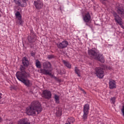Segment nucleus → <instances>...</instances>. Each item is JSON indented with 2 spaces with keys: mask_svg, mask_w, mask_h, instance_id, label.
I'll use <instances>...</instances> for the list:
<instances>
[{
  "mask_svg": "<svg viewBox=\"0 0 124 124\" xmlns=\"http://www.w3.org/2000/svg\"><path fill=\"white\" fill-rule=\"evenodd\" d=\"M20 70V72L18 71L16 73V77L17 79H18L19 81H20L21 83L24 84L26 87H28V88L31 87V86H32V82L31 81L28 79H25L28 76V73L26 72L25 67L23 66H21Z\"/></svg>",
  "mask_w": 124,
  "mask_h": 124,
  "instance_id": "1",
  "label": "nucleus"
},
{
  "mask_svg": "<svg viewBox=\"0 0 124 124\" xmlns=\"http://www.w3.org/2000/svg\"><path fill=\"white\" fill-rule=\"evenodd\" d=\"M42 111V107L40 103L38 101H33L30 107L26 108V114L29 116H32L35 114H39Z\"/></svg>",
  "mask_w": 124,
  "mask_h": 124,
  "instance_id": "2",
  "label": "nucleus"
},
{
  "mask_svg": "<svg viewBox=\"0 0 124 124\" xmlns=\"http://www.w3.org/2000/svg\"><path fill=\"white\" fill-rule=\"evenodd\" d=\"M88 55H89L90 57L94 58L95 60H98V61L101 62L103 63L104 62H105L103 55L99 54L96 49L93 48L92 49L88 50Z\"/></svg>",
  "mask_w": 124,
  "mask_h": 124,
  "instance_id": "3",
  "label": "nucleus"
},
{
  "mask_svg": "<svg viewBox=\"0 0 124 124\" xmlns=\"http://www.w3.org/2000/svg\"><path fill=\"white\" fill-rule=\"evenodd\" d=\"M51 63L49 62H44L43 65V69H40L39 72L44 75H51Z\"/></svg>",
  "mask_w": 124,
  "mask_h": 124,
  "instance_id": "4",
  "label": "nucleus"
},
{
  "mask_svg": "<svg viewBox=\"0 0 124 124\" xmlns=\"http://www.w3.org/2000/svg\"><path fill=\"white\" fill-rule=\"evenodd\" d=\"M90 111V105L89 104H86L83 107V115L82 119L85 121L87 120L88 118V115H89V112Z\"/></svg>",
  "mask_w": 124,
  "mask_h": 124,
  "instance_id": "5",
  "label": "nucleus"
},
{
  "mask_svg": "<svg viewBox=\"0 0 124 124\" xmlns=\"http://www.w3.org/2000/svg\"><path fill=\"white\" fill-rule=\"evenodd\" d=\"M42 96L46 99H50L52 98V92L50 90H45L42 93Z\"/></svg>",
  "mask_w": 124,
  "mask_h": 124,
  "instance_id": "6",
  "label": "nucleus"
},
{
  "mask_svg": "<svg viewBox=\"0 0 124 124\" xmlns=\"http://www.w3.org/2000/svg\"><path fill=\"white\" fill-rule=\"evenodd\" d=\"M95 71L97 77L98 78H103L104 77V71H103V69L100 67H96Z\"/></svg>",
  "mask_w": 124,
  "mask_h": 124,
  "instance_id": "7",
  "label": "nucleus"
},
{
  "mask_svg": "<svg viewBox=\"0 0 124 124\" xmlns=\"http://www.w3.org/2000/svg\"><path fill=\"white\" fill-rule=\"evenodd\" d=\"M28 0H14V1L18 6L25 7V6H27V1H28Z\"/></svg>",
  "mask_w": 124,
  "mask_h": 124,
  "instance_id": "8",
  "label": "nucleus"
},
{
  "mask_svg": "<svg viewBox=\"0 0 124 124\" xmlns=\"http://www.w3.org/2000/svg\"><path fill=\"white\" fill-rule=\"evenodd\" d=\"M113 16H114L115 22H116L118 25H120L122 29H124V26L123 25V22L122 21L121 17L119 16L116 13L113 14Z\"/></svg>",
  "mask_w": 124,
  "mask_h": 124,
  "instance_id": "9",
  "label": "nucleus"
},
{
  "mask_svg": "<svg viewBox=\"0 0 124 124\" xmlns=\"http://www.w3.org/2000/svg\"><path fill=\"white\" fill-rule=\"evenodd\" d=\"M16 18L17 19V21L16 22L20 25V26H23V24H24V20L22 19V16L21 14H20V12L17 11L15 14Z\"/></svg>",
  "mask_w": 124,
  "mask_h": 124,
  "instance_id": "10",
  "label": "nucleus"
},
{
  "mask_svg": "<svg viewBox=\"0 0 124 124\" xmlns=\"http://www.w3.org/2000/svg\"><path fill=\"white\" fill-rule=\"evenodd\" d=\"M57 45L59 49H64V48H66L68 46V42L66 40H64L62 42L58 43Z\"/></svg>",
  "mask_w": 124,
  "mask_h": 124,
  "instance_id": "11",
  "label": "nucleus"
},
{
  "mask_svg": "<svg viewBox=\"0 0 124 124\" xmlns=\"http://www.w3.org/2000/svg\"><path fill=\"white\" fill-rule=\"evenodd\" d=\"M122 4L118 3L116 4V8L117 11L120 15H121V17H124V8L121 7Z\"/></svg>",
  "mask_w": 124,
  "mask_h": 124,
  "instance_id": "12",
  "label": "nucleus"
},
{
  "mask_svg": "<svg viewBox=\"0 0 124 124\" xmlns=\"http://www.w3.org/2000/svg\"><path fill=\"white\" fill-rule=\"evenodd\" d=\"M34 5L36 9H41L43 7V3L40 0L34 1Z\"/></svg>",
  "mask_w": 124,
  "mask_h": 124,
  "instance_id": "13",
  "label": "nucleus"
},
{
  "mask_svg": "<svg viewBox=\"0 0 124 124\" xmlns=\"http://www.w3.org/2000/svg\"><path fill=\"white\" fill-rule=\"evenodd\" d=\"M109 87L110 90L116 89V88H117V86L116 85V81H115L114 80H109Z\"/></svg>",
  "mask_w": 124,
  "mask_h": 124,
  "instance_id": "14",
  "label": "nucleus"
},
{
  "mask_svg": "<svg viewBox=\"0 0 124 124\" xmlns=\"http://www.w3.org/2000/svg\"><path fill=\"white\" fill-rule=\"evenodd\" d=\"M83 20L86 22L88 23V22H90L91 20V15H90V13H87L85 14V15L83 16Z\"/></svg>",
  "mask_w": 124,
  "mask_h": 124,
  "instance_id": "15",
  "label": "nucleus"
},
{
  "mask_svg": "<svg viewBox=\"0 0 124 124\" xmlns=\"http://www.w3.org/2000/svg\"><path fill=\"white\" fill-rule=\"evenodd\" d=\"M28 39L30 43H33V42H35V41L36 40V36L34 34H33L31 36H29Z\"/></svg>",
  "mask_w": 124,
  "mask_h": 124,
  "instance_id": "16",
  "label": "nucleus"
},
{
  "mask_svg": "<svg viewBox=\"0 0 124 124\" xmlns=\"http://www.w3.org/2000/svg\"><path fill=\"white\" fill-rule=\"evenodd\" d=\"M18 124H31L28 118H23L18 122Z\"/></svg>",
  "mask_w": 124,
  "mask_h": 124,
  "instance_id": "17",
  "label": "nucleus"
},
{
  "mask_svg": "<svg viewBox=\"0 0 124 124\" xmlns=\"http://www.w3.org/2000/svg\"><path fill=\"white\" fill-rule=\"evenodd\" d=\"M22 64H23L24 66L25 67L29 66V64H30V63L27 57H24L22 59Z\"/></svg>",
  "mask_w": 124,
  "mask_h": 124,
  "instance_id": "18",
  "label": "nucleus"
},
{
  "mask_svg": "<svg viewBox=\"0 0 124 124\" xmlns=\"http://www.w3.org/2000/svg\"><path fill=\"white\" fill-rule=\"evenodd\" d=\"M75 122V119L73 117H69L67 119L65 124H73V123Z\"/></svg>",
  "mask_w": 124,
  "mask_h": 124,
  "instance_id": "19",
  "label": "nucleus"
},
{
  "mask_svg": "<svg viewBox=\"0 0 124 124\" xmlns=\"http://www.w3.org/2000/svg\"><path fill=\"white\" fill-rule=\"evenodd\" d=\"M55 101L57 104H59L60 103V95L54 94V97Z\"/></svg>",
  "mask_w": 124,
  "mask_h": 124,
  "instance_id": "20",
  "label": "nucleus"
},
{
  "mask_svg": "<svg viewBox=\"0 0 124 124\" xmlns=\"http://www.w3.org/2000/svg\"><path fill=\"white\" fill-rule=\"evenodd\" d=\"M62 62L64 63V65H65V66H66V67H67V68H69V69H70V68H71V64L70 63H69V62L64 61V60H63L62 61Z\"/></svg>",
  "mask_w": 124,
  "mask_h": 124,
  "instance_id": "21",
  "label": "nucleus"
},
{
  "mask_svg": "<svg viewBox=\"0 0 124 124\" xmlns=\"http://www.w3.org/2000/svg\"><path fill=\"white\" fill-rule=\"evenodd\" d=\"M35 64L37 68H41V63L38 61V60H36Z\"/></svg>",
  "mask_w": 124,
  "mask_h": 124,
  "instance_id": "22",
  "label": "nucleus"
},
{
  "mask_svg": "<svg viewBox=\"0 0 124 124\" xmlns=\"http://www.w3.org/2000/svg\"><path fill=\"white\" fill-rule=\"evenodd\" d=\"M75 72L78 75V77H81V75H80V70L77 67L75 68Z\"/></svg>",
  "mask_w": 124,
  "mask_h": 124,
  "instance_id": "23",
  "label": "nucleus"
},
{
  "mask_svg": "<svg viewBox=\"0 0 124 124\" xmlns=\"http://www.w3.org/2000/svg\"><path fill=\"white\" fill-rule=\"evenodd\" d=\"M56 115L57 117H61L62 116V111L60 110L56 112Z\"/></svg>",
  "mask_w": 124,
  "mask_h": 124,
  "instance_id": "24",
  "label": "nucleus"
},
{
  "mask_svg": "<svg viewBox=\"0 0 124 124\" xmlns=\"http://www.w3.org/2000/svg\"><path fill=\"white\" fill-rule=\"evenodd\" d=\"M55 58V56L53 55H49L47 56V58L49 60H51V59H54Z\"/></svg>",
  "mask_w": 124,
  "mask_h": 124,
  "instance_id": "25",
  "label": "nucleus"
},
{
  "mask_svg": "<svg viewBox=\"0 0 124 124\" xmlns=\"http://www.w3.org/2000/svg\"><path fill=\"white\" fill-rule=\"evenodd\" d=\"M112 103H115V100H116V98L115 97H112L110 99Z\"/></svg>",
  "mask_w": 124,
  "mask_h": 124,
  "instance_id": "26",
  "label": "nucleus"
},
{
  "mask_svg": "<svg viewBox=\"0 0 124 124\" xmlns=\"http://www.w3.org/2000/svg\"><path fill=\"white\" fill-rule=\"evenodd\" d=\"M59 73L61 75H62V74H64L65 72H64V71H63V70H61Z\"/></svg>",
  "mask_w": 124,
  "mask_h": 124,
  "instance_id": "27",
  "label": "nucleus"
},
{
  "mask_svg": "<svg viewBox=\"0 0 124 124\" xmlns=\"http://www.w3.org/2000/svg\"><path fill=\"white\" fill-rule=\"evenodd\" d=\"M31 55L32 57H34V56L35 55V52H31Z\"/></svg>",
  "mask_w": 124,
  "mask_h": 124,
  "instance_id": "28",
  "label": "nucleus"
},
{
  "mask_svg": "<svg viewBox=\"0 0 124 124\" xmlns=\"http://www.w3.org/2000/svg\"><path fill=\"white\" fill-rule=\"evenodd\" d=\"M79 89L80 91H82V92H83L85 93H86V92H85V91L83 89H82L81 87H79Z\"/></svg>",
  "mask_w": 124,
  "mask_h": 124,
  "instance_id": "29",
  "label": "nucleus"
},
{
  "mask_svg": "<svg viewBox=\"0 0 124 124\" xmlns=\"http://www.w3.org/2000/svg\"><path fill=\"white\" fill-rule=\"evenodd\" d=\"M6 122H7V124H10V120H6Z\"/></svg>",
  "mask_w": 124,
  "mask_h": 124,
  "instance_id": "30",
  "label": "nucleus"
},
{
  "mask_svg": "<svg viewBox=\"0 0 124 124\" xmlns=\"http://www.w3.org/2000/svg\"><path fill=\"white\" fill-rule=\"evenodd\" d=\"M1 95H2V94L0 93V99L1 98Z\"/></svg>",
  "mask_w": 124,
  "mask_h": 124,
  "instance_id": "31",
  "label": "nucleus"
},
{
  "mask_svg": "<svg viewBox=\"0 0 124 124\" xmlns=\"http://www.w3.org/2000/svg\"><path fill=\"white\" fill-rule=\"evenodd\" d=\"M60 9L61 11H62V7H60Z\"/></svg>",
  "mask_w": 124,
  "mask_h": 124,
  "instance_id": "32",
  "label": "nucleus"
},
{
  "mask_svg": "<svg viewBox=\"0 0 124 124\" xmlns=\"http://www.w3.org/2000/svg\"><path fill=\"white\" fill-rule=\"evenodd\" d=\"M2 120H1V118L0 117V123H1Z\"/></svg>",
  "mask_w": 124,
  "mask_h": 124,
  "instance_id": "33",
  "label": "nucleus"
},
{
  "mask_svg": "<svg viewBox=\"0 0 124 124\" xmlns=\"http://www.w3.org/2000/svg\"><path fill=\"white\" fill-rule=\"evenodd\" d=\"M55 79H57V77H54Z\"/></svg>",
  "mask_w": 124,
  "mask_h": 124,
  "instance_id": "34",
  "label": "nucleus"
}]
</instances>
